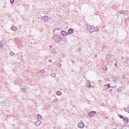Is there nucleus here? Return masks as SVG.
<instances>
[{
	"label": "nucleus",
	"instance_id": "nucleus-1",
	"mask_svg": "<svg viewBox=\"0 0 129 129\" xmlns=\"http://www.w3.org/2000/svg\"><path fill=\"white\" fill-rule=\"evenodd\" d=\"M87 31L89 32V33H93V32L95 31V27L93 25H88Z\"/></svg>",
	"mask_w": 129,
	"mask_h": 129
},
{
	"label": "nucleus",
	"instance_id": "nucleus-2",
	"mask_svg": "<svg viewBox=\"0 0 129 129\" xmlns=\"http://www.w3.org/2000/svg\"><path fill=\"white\" fill-rule=\"evenodd\" d=\"M52 39L55 43H60L61 42V38L58 35H54Z\"/></svg>",
	"mask_w": 129,
	"mask_h": 129
},
{
	"label": "nucleus",
	"instance_id": "nucleus-3",
	"mask_svg": "<svg viewBox=\"0 0 129 129\" xmlns=\"http://www.w3.org/2000/svg\"><path fill=\"white\" fill-rule=\"evenodd\" d=\"M86 87L88 88H95V86H91V83H90V81H88L86 83Z\"/></svg>",
	"mask_w": 129,
	"mask_h": 129
},
{
	"label": "nucleus",
	"instance_id": "nucleus-4",
	"mask_svg": "<svg viewBox=\"0 0 129 129\" xmlns=\"http://www.w3.org/2000/svg\"><path fill=\"white\" fill-rule=\"evenodd\" d=\"M95 114H96V112L93 111L90 112L88 114V116H89V117H92V116H94V115H95Z\"/></svg>",
	"mask_w": 129,
	"mask_h": 129
},
{
	"label": "nucleus",
	"instance_id": "nucleus-5",
	"mask_svg": "<svg viewBox=\"0 0 129 129\" xmlns=\"http://www.w3.org/2000/svg\"><path fill=\"white\" fill-rule=\"evenodd\" d=\"M78 127H79V128H83L84 127V123L82 121L79 122L78 124Z\"/></svg>",
	"mask_w": 129,
	"mask_h": 129
},
{
	"label": "nucleus",
	"instance_id": "nucleus-6",
	"mask_svg": "<svg viewBox=\"0 0 129 129\" xmlns=\"http://www.w3.org/2000/svg\"><path fill=\"white\" fill-rule=\"evenodd\" d=\"M119 13L120 15H126V14H127V11L124 10L119 11Z\"/></svg>",
	"mask_w": 129,
	"mask_h": 129
},
{
	"label": "nucleus",
	"instance_id": "nucleus-7",
	"mask_svg": "<svg viewBox=\"0 0 129 129\" xmlns=\"http://www.w3.org/2000/svg\"><path fill=\"white\" fill-rule=\"evenodd\" d=\"M34 124H35V125H40V124H41V121L37 120L36 122H34Z\"/></svg>",
	"mask_w": 129,
	"mask_h": 129
},
{
	"label": "nucleus",
	"instance_id": "nucleus-8",
	"mask_svg": "<svg viewBox=\"0 0 129 129\" xmlns=\"http://www.w3.org/2000/svg\"><path fill=\"white\" fill-rule=\"evenodd\" d=\"M106 59H107V60H110V59H111V55L109 54H106Z\"/></svg>",
	"mask_w": 129,
	"mask_h": 129
},
{
	"label": "nucleus",
	"instance_id": "nucleus-9",
	"mask_svg": "<svg viewBox=\"0 0 129 129\" xmlns=\"http://www.w3.org/2000/svg\"><path fill=\"white\" fill-rule=\"evenodd\" d=\"M43 20L44 21H45V22H47V21H48V20H49V18H48V16H44L43 18H42Z\"/></svg>",
	"mask_w": 129,
	"mask_h": 129
},
{
	"label": "nucleus",
	"instance_id": "nucleus-10",
	"mask_svg": "<svg viewBox=\"0 0 129 129\" xmlns=\"http://www.w3.org/2000/svg\"><path fill=\"white\" fill-rule=\"evenodd\" d=\"M123 120L125 123H127V121H128V118L127 117H125L123 118Z\"/></svg>",
	"mask_w": 129,
	"mask_h": 129
},
{
	"label": "nucleus",
	"instance_id": "nucleus-11",
	"mask_svg": "<svg viewBox=\"0 0 129 129\" xmlns=\"http://www.w3.org/2000/svg\"><path fill=\"white\" fill-rule=\"evenodd\" d=\"M11 29L12 31H18V28L15 26H12Z\"/></svg>",
	"mask_w": 129,
	"mask_h": 129
},
{
	"label": "nucleus",
	"instance_id": "nucleus-12",
	"mask_svg": "<svg viewBox=\"0 0 129 129\" xmlns=\"http://www.w3.org/2000/svg\"><path fill=\"white\" fill-rule=\"evenodd\" d=\"M56 95H57L58 96H60V95H62V93L59 91H57L56 92Z\"/></svg>",
	"mask_w": 129,
	"mask_h": 129
},
{
	"label": "nucleus",
	"instance_id": "nucleus-13",
	"mask_svg": "<svg viewBox=\"0 0 129 129\" xmlns=\"http://www.w3.org/2000/svg\"><path fill=\"white\" fill-rule=\"evenodd\" d=\"M60 33L62 36H67V33L64 31H61Z\"/></svg>",
	"mask_w": 129,
	"mask_h": 129
},
{
	"label": "nucleus",
	"instance_id": "nucleus-14",
	"mask_svg": "<svg viewBox=\"0 0 129 129\" xmlns=\"http://www.w3.org/2000/svg\"><path fill=\"white\" fill-rule=\"evenodd\" d=\"M73 32H74V31L73 30V29H71V28H70L69 29V31H68V33L69 34H73Z\"/></svg>",
	"mask_w": 129,
	"mask_h": 129
},
{
	"label": "nucleus",
	"instance_id": "nucleus-15",
	"mask_svg": "<svg viewBox=\"0 0 129 129\" xmlns=\"http://www.w3.org/2000/svg\"><path fill=\"white\" fill-rule=\"evenodd\" d=\"M124 111H126V112H128V113H129V107L124 108Z\"/></svg>",
	"mask_w": 129,
	"mask_h": 129
},
{
	"label": "nucleus",
	"instance_id": "nucleus-16",
	"mask_svg": "<svg viewBox=\"0 0 129 129\" xmlns=\"http://www.w3.org/2000/svg\"><path fill=\"white\" fill-rule=\"evenodd\" d=\"M103 70H105L106 71L107 70V67H106V66H104L102 68Z\"/></svg>",
	"mask_w": 129,
	"mask_h": 129
},
{
	"label": "nucleus",
	"instance_id": "nucleus-17",
	"mask_svg": "<svg viewBox=\"0 0 129 129\" xmlns=\"http://www.w3.org/2000/svg\"><path fill=\"white\" fill-rule=\"evenodd\" d=\"M128 62V58L127 57H125V61H124V63H126L127 64V63Z\"/></svg>",
	"mask_w": 129,
	"mask_h": 129
},
{
	"label": "nucleus",
	"instance_id": "nucleus-18",
	"mask_svg": "<svg viewBox=\"0 0 129 129\" xmlns=\"http://www.w3.org/2000/svg\"><path fill=\"white\" fill-rule=\"evenodd\" d=\"M21 90L22 92H26V91H27V89L25 88H22Z\"/></svg>",
	"mask_w": 129,
	"mask_h": 129
},
{
	"label": "nucleus",
	"instance_id": "nucleus-19",
	"mask_svg": "<svg viewBox=\"0 0 129 129\" xmlns=\"http://www.w3.org/2000/svg\"><path fill=\"white\" fill-rule=\"evenodd\" d=\"M1 104H2V106H6V102H1Z\"/></svg>",
	"mask_w": 129,
	"mask_h": 129
},
{
	"label": "nucleus",
	"instance_id": "nucleus-20",
	"mask_svg": "<svg viewBox=\"0 0 129 129\" xmlns=\"http://www.w3.org/2000/svg\"><path fill=\"white\" fill-rule=\"evenodd\" d=\"M10 56H14V55H15V53H14V52L11 51L10 52Z\"/></svg>",
	"mask_w": 129,
	"mask_h": 129
},
{
	"label": "nucleus",
	"instance_id": "nucleus-21",
	"mask_svg": "<svg viewBox=\"0 0 129 129\" xmlns=\"http://www.w3.org/2000/svg\"><path fill=\"white\" fill-rule=\"evenodd\" d=\"M37 118H42V115H41L40 114H38L37 115Z\"/></svg>",
	"mask_w": 129,
	"mask_h": 129
},
{
	"label": "nucleus",
	"instance_id": "nucleus-22",
	"mask_svg": "<svg viewBox=\"0 0 129 129\" xmlns=\"http://www.w3.org/2000/svg\"><path fill=\"white\" fill-rule=\"evenodd\" d=\"M50 75H51V77H55V76H56V75L53 73H51Z\"/></svg>",
	"mask_w": 129,
	"mask_h": 129
},
{
	"label": "nucleus",
	"instance_id": "nucleus-23",
	"mask_svg": "<svg viewBox=\"0 0 129 129\" xmlns=\"http://www.w3.org/2000/svg\"><path fill=\"white\" fill-rule=\"evenodd\" d=\"M57 101H58V99H55L53 100V102L54 103H56V102H57Z\"/></svg>",
	"mask_w": 129,
	"mask_h": 129
},
{
	"label": "nucleus",
	"instance_id": "nucleus-24",
	"mask_svg": "<svg viewBox=\"0 0 129 129\" xmlns=\"http://www.w3.org/2000/svg\"><path fill=\"white\" fill-rule=\"evenodd\" d=\"M40 73H41V74H44V73H45V70H41Z\"/></svg>",
	"mask_w": 129,
	"mask_h": 129
},
{
	"label": "nucleus",
	"instance_id": "nucleus-25",
	"mask_svg": "<svg viewBox=\"0 0 129 129\" xmlns=\"http://www.w3.org/2000/svg\"><path fill=\"white\" fill-rule=\"evenodd\" d=\"M114 82H116L117 81V78H114L113 79Z\"/></svg>",
	"mask_w": 129,
	"mask_h": 129
},
{
	"label": "nucleus",
	"instance_id": "nucleus-26",
	"mask_svg": "<svg viewBox=\"0 0 129 129\" xmlns=\"http://www.w3.org/2000/svg\"><path fill=\"white\" fill-rule=\"evenodd\" d=\"M15 3V0H10V3L12 5V4H14Z\"/></svg>",
	"mask_w": 129,
	"mask_h": 129
},
{
	"label": "nucleus",
	"instance_id": "nucleus-27",
	"mask_svg": "<svg viewBox=\"0 0 129 129\" xmlns=\"http://www.w3.org/2000/svg\"><path fill=\"white\" fill-rule=\"evenodd\" d=\"M117 92H121V89H117Z\"/></svg>",
	"mask_w": 129,
	"mask_h": 129
},
{
	"label": "nucleus",
	"instance_id": "nucleus-28",
	"mask_svg": "<svg viewBox=\"0 0 129 129\" xmlns=\"http://www.w3.org/2000/svg\"><path fill=\"white\" fill-rule=\"evenodd\" d=\"M103 49H104L105 50H106V49H107V46H104L103 47Z\"/></svg>",
	"mask_w": 129,
	"mask_h": 129
},
{
	"label": "nucleus",
	"instance_id": "nucleus-29",
	"mask_svg": "<svg viewBox=\"0 0 129 129\" xmlns=\"http://www.w3.org/2000/svg\"><path fill=\"white\" fill-rule=\"evenodd\" d=\"M122 79H125V76L122 75Z\"/></svg>",
	"mask_w": 129,
	"mask_h": 129
},
{
	"label": "nucleus",
	"instance_id": "nucleus-30",
	"mask_svg": "<svg viewBox=\"0 0 129 129\" xmlns=\"http://www.w3.org/2000/svg\"><path fill=\"white\" fill-rule=\"evenodd\" d=\"M106 86L108 88H109V87H110V85H109V84H107Z\"/></svg>",
	"mask_w": 129,
	"mask_h": 129
},
{
	"label": "nucleus",
	"instance_id": "nucleus-31",
	"mask_svg": "<svg viewBox=\"0 0 129 129\" xmlns=\"http://www.w3.org/2000/svg\"><path fill=\"white\" fill-rule=\"evenodd\" d=\"M82 49L81 48H79L78 49V51H79V52H80L81 51H82Z\"/></svg>",
	"mask_w": 129,
	"mask_h": 129
},
{
	"label": "nucleus",
	"instance_id": "nucleus-32",
	"mask_svg": "<svg viewBox=\"0 0 129 129\" xmlns=\"http://www.w3.org/2000/svg\"><path fill=\"white\" fill-rule=\"evenodd\" d=\"M119 117H120V118H123V116H122L121 115H119Z\"/></svg>",
	"mask_w": 129,
	"mask_h": 129
},
{
	"label": "nucleus",
	"instance_id": "nucleus-33",
	"mask_svg": "<svg viewBox=\"0 0 129 129\" xmlns=\"http://www.w3.org/2000/svg\"><path fill=\"white\" fill-rule=\"evenodd\" d=\"M58 66H59V67H61V66H62V64L60 63H58Z\"/></svg>",
	"mask_w": 129,
	"mask_h": 129
},
{
	"label": "nucleus",
	"instance_id": "nucleus-34",
	"mask_svg": "<svg viewBox=\"0 0 129 129\" xmlns=\"http://www.w3.org/2000/svg\"><path fill=\"white\" fill-rule=\"evenodd\" d=\"M0 46H4V43L0 42Z\"/></svg>",
	"mask_w": 129,
	"mask_h": 129
},
{
	"label": "nucleus",
	"instance_id": "nucleus-35",
	"mask_svg": "<svg viewBox=\"0 0 129 129\" xmlns=\"http://www.w3.org/2000/svg\"><path fill=\"white\" fill-rule=\"evenodd\" d=\"M72 62L73 64H74L75 63V61L74 60H72Z\"/></svg>",
	"mask_w": 129,
	"mask_h": 129
},
{
	"label": "nucleus",
	"instance_id": "nucleus-36",
	"mask_svg": "<svg viewBox=\"0 0 129 129\" xmlns=\"http://www.w3.org/2000/svg\"><path fill=\"white\" fill-rule=\"evenodd\" d=\"M109 92L110 93H112V90L111 89L109 90Z\"/></svg>",
	"mask_w": 129,
	"mask_h": 129
},
{
	"label": "nucleus",
	"instance_id": "nucleus-37",
	"mask_svg": "<svg viewBox=\"0 0 129 129\" xmlns=\"http://www.w3.org/2000/svg\"><path fill=\"white\" fill-rule=\"evenodd\" d=\"M116 86H114L113 87H112V88H116Z\"/></svg>",
	"mask_w": 129,
	"mask_h": 129
},
{
	"label": "nucleus",
	"instance_id": "nucleus-38",
	"mask_svg": "<svg viewBox=\"0 0 129 129\" xmlns=\"http://www.w3.org/2000/svg\"><path fill=\"white\" fill-rule=\"evenodd\" d=\"M48 62H52V59H49V60H48Z\"/></svg>",
	"mask_w": 129,
	"mask_h": 129
},
{
	"label": "nucleus",
	"instance_id": "nucleus-39",
	"mask_svg": "<svg viewBox=\"0 0 129 129\" xmlns=\"http://www.w3.org/2000/svg\"><path fill=\"white\" fill-rule=\"evenodd\" d=\"M116 65H117V64H116V63H115L114 64V66H115V67H116Z\"/></svg>",
	"mask_w": 129,
	"mask_h": 129
},
{
	"label": "nucleus",
	"instance_id": "nucleus-40",
	"mask_svg": "<svg viewBox=\"0 0 129 129\" xmlns=\"http://www.w3.org/2000/svg\"><path fill=\"white\" fill-rule=\"evenodd\" d=\"M49 48H52V45H49Z\"/></svg>",
	"mask_w": 129,
	"mask_h": 129
},
{
	"label": "nucleus",
	"instance_id": "nucleus-41",
	"mask_svg": "<svg viewBox=\"0 0 129 129\" xmlns=\"http://www.w3.org/2000/svg\"><path fill=\"white\" fill-rule=\"evenodd\" d=\"M95 57H97V54H95Z\"/></svg>",
	"mask_w": 129,
	"mask_h": 129
},
{
	"label": "nucleus",
	"instance_id": "nucleus-42",
	"mask_svg": "<svg viewBox=\"0 0 129 129\" xmlns=\"http://www.w3.org/2000/svg\"><path fill=\"white\" fill-rule=\"evenodd\" d=\"M105 118H108V117H107V116H105Z\"/></svg>",
	"mask_w": 129,
	"mask_h": 129
},
{
	"label": "nucleus",
	"instance_id": "nucleus-43",
	"mask_svg": "<svg viewBox=\"0 0 129 129\" xmlns=\"http://www.w3.org/2000/svg\"><path fill=\"white\" fill-rule=\"evenodd\" d=\"M122 59H124V57H122Z\"/></svg>",
	"mask_w": 129,
	"mask_h": 129
}]
</instances>
